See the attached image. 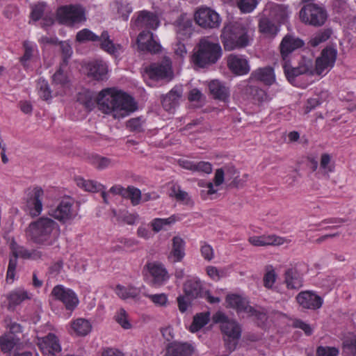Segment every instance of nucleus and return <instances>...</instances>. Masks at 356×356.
<instances>
[{
	"instance_id": "obj_1",
	"label": "nucleus",
	"mask_w": 356,
	"mask_h": 356,
	"mask_svg": "<svg viewBox=\"0 0 356 356\" xmlns=\"http://www.w3.org/2000/svg\"><path fill=\"white\" fill-rule=\"evenodd\" d=\"M99 109L114 118H123L136 110L134 99L115 88L102 90L97 98Z\"/></svg>"
},
{
	"instance_id": "obj_2",
	"label": "nucleus",
	"mask_w": 356,
	"mask_h": 356,
	"mask_svg": "<svg viewBox=\"0 0 356 356\" xmlns=\"http://www.w3.org/2000/svg\"><path fill=\"white\" fill-rule=\"evenodd\" d=\"M250 24L248 21L238 20L226 24L220 35L222 43L226 51L242 49L250 44L248 33Z\"/></svg>"
},
{
	"instance_id": "obj_3",
	"label": "nucleus",
	"mask_w": 356,
	"mask_h": 356,
	"mask_svg": "<svg viewBox=\"0 0 356 356\" xmlns=\"http://www.w3.org/2000/svg\"><path fill=\"white\" fill-rule=\"evenodd\" d=\"M51 197L48 196L47 213L51 218L63 224L71 223L78 216L79 209L74 205V200L70 196L57 199L56 202L50 204Z\"/></svg>"
},
{
	"instance_id": "obj_4",
	"label": "nucleus",
	"mask_w": 356,
	"mask_h": 356,
	"mask_svg": "<svg viewBox=\"0 0 356 356\" xmlns=\"http://www.w3.org/2000/svg\"><path fill=\"white\" fill-rule=\"evenodd\" d=\"M222 56V49L218 42L211 41L208 38H202L193 56V61L200 67L216 63Z\"/></svg>"
},
{
	"instance_id": "obj_5",
	"label": "nucleus",
	"mask_w": 356,
	"mask_h": 356,
	"mask_svg": "<svg viewBox=\"0 0 356 356\" xmlns=\"http://www.w3.org/2000/svg\"><path fill=\"white\" fill-rule=\"evenodd\" d=\"M213 319L216 323H220V329L225 335L226 345L230 351L234 350L241 336V327L240 325L233 319H229L222 312H217Z\"/></svg>"
},
{
	"instance_id": "obj_6",
	"label": "nucleus",
	"mask_w": 356,
	"mask_h": 356,
	"mask_svg": "<svg viewBox=\"0 0 356 356\" xmlns=\"http://www.w3.org/2000/svg\"><path fill=\"white\" fill-rule=\"evenodd\" d=\"M87 19L85 8L80 4L63 6L56 11V20L59 24L74 26L84 23Z\"/></svg>"
},
{
	"instance_id": "obj_7",
	"label": "nucleus",
	"mask_w": 356,
	"mask_h": 356,
	"mask_svg": "<svg viewBox=\"0 0 356 356\" xmlns=\"http://www.w3.org/2000/svg\"><path fill=\"white\" fill-rule=\"evenodd\" d=\"M313 0H302L305 3L299 12V17L305 24L320 26L324 24L327 14L325 10L318 5L312 2Z\"/></svg>"
},
{
	"instance_id": "obj_8",
	"label": "nucleus",
	"mask_w": 356,
	"mask_h": 356,
	"mask_svg": "<svg viewBox=\"0 0 356 356\" xmlns=\"http://www.w3.org/2000/svg\"><path fill=\"white\" fill-rule=\"evenodd\" d=\"M226 304L227 307L236 309L239 314H243L248 317H252L261 321L266 320V314L263 311L256 309L249 305L247 298L241 296L237 294L227 295Z\"/></svg>"
},
{
	"instance_id": "obj_9",
	"label": "nucleus",
	"mask_w": 356,
	"mask_h": 356,
	"mask_svg": "<svg viewBox=\"0 0 356 356\" xmlns=\"http://www.w3.org/2000/svg\"><path fill=\"white\" fill-rule=\"evenodd\" d=\"M25 206L32 218L38 217L42 211V196L44 191L40 186L29 188L26 191Z\"/></svg>"
},
{
	"instance_id": "obj_10",
	"label": "nucleus",
	"mask_w": 356,
	"mask_h": 356,
	"mask_svg": "<svg viewBox=\"0 0 356 356\" xmlns=\"http://www.w3.org/2000/svg\"><path fill=\"white\" fill-rule=\"evenodd\" d=\"M283 68L285 75L290 82H292L294 79L300 74H309L314 75L316 73V65L312 58L302 57L300 60L297 67H292L289 62L286 61L283 63Z\"/></svg>"
},
{
	"instance_id": "obj_11",
	"label": "nucleus",
	"mask_w": 356,
	"mask_h": 356,
	"mask_svg": "<svg viewBox=\"0 0 356 356\" xmlns=\"http://www.w3.org/2000/svg\"><path fill=\"white\" fill-rule=\"evenodd\" d=\"M194 17L196 23L205 29L218 28L221 22L218 13L208 7L198 8Z\"/></svg>"
},
{
	"instance_id": "obj_12",
	"label": "nucleus",
	"mask_w": 356,
	"mask_h": 356,
	"mask_svg": "<svg viewBox=\"0 0 356 356\" xmlns=\"http://www.w3.org/2000/svg\"><path fill=\"white\" fill-rule=\"evenodd\" d=\"M51 294L64 304L65 309L70 312V314L79 303L76 294L72 289L65 288L62 285L55 286Z\"/></svg>"
},
{
	"instance_id": "obj_13",
	"label": "nucleus",
	"mask_w": 356,
	"mask_h": 356,
	"mask_svg": "<svg viewBox=\"0 0 356 356\" xmlns=\"http://www.w3.org/2000/svg\"><path fill=\"white\" fill-rule=\"evenodd\" d=\"M337 56V51L336 49L327 47L325 48L321 56L316 60V73L318 75H321L323 73H327L334 65Z\"/></svg>"
},
{
	"instance_id": "obj_14",
	"label": "nucleus",
	"mask_w": 356,
	"mask_h": 356,
	"mask_svg": "<svg viewBox=\"0 0 356 356\" xmlns=\"http://www.w3.org/2000/svg\"><path fill=\"white\" fill-rule=\"evenodd\" d=\"M228 69L236 76L248 74L250 71V66L247 57L244 55L231 54L227 57Z\"/></svg>"
},
{
	"instance_id": "obj_15",
	"label": "nucleus",
	"mask_w": 356,
	"mask_h": 356,
	"mask_svg": "<svg viewBox=\"0 0 356 356\" xmlns=\"http://www.w3.org/2000/svg\"><path fill=\"white\" fill-rule=\"evenodd\" d=\"M26 238L36 245H43L44 242V216L31 222L26 227Z\"/></svg>"
},
{
	"instance_id": "obj_16",
	"label": "nucleus",
	"mask_w": 356,
	"mask_h": 356,
	"mask_svg": "<svg viewBox=\"0 0 356 356\" xmlns=\"http://www.w3.org/2000/svg\"><path fill=\"white\" fill-rule=\"evenodd\" d=\"M46 356H58L62 348L58 330L50 323H46Z\"/></svg>"
},
{
	"instance_id": "obj_17",
	"label": "nucleus",
	"mask_w": 356,
	"mask_h": 356,
	"mask_svg": "<svg viewBox=\"0 0 356 356\" xmlns=\"http://www.w3.org/2000/svg\"><path fill=\"white\" fill-rule=\"evenodd\" d=\"M296 300L303 309L316 310L323 304V299L313 291H303L296 296Z\"/></svg>"
},
{
	"instance_id": "obj_18",
	"label": "nucleus",
	"mask_w": 356,
	"mask_h": 356,
	"mask_svg": "<svg viewBox=\"0 0 356 356\" xmlns=\"http://www.w3.org/2000/svg\"><path fill=\"white\" fill-rule=\"evenodd\" d=\"M183 95L181 86H175L167 94L161 97L163 108L170 113H173L179 105Z\"/></svg>"
},
{
	"instance_id": "obj_19",
	"label": "nucleus",
	"mask_w": 356,
	"mask_h": 356,
	"mask_svg": "<svg viewBox=\"0 0 356 356\" xmlns=\"http://www.w3.org/2000/svg\"><path fill=\"white\" fill-rule=\"evenodd\" d=\"M304 45V42L299 38L293 35H286L280 43V53L284 63L286 61L289 62V56L291 54L302 47Z\"/></svg>"
},
{
	"instance_id": "obj_20",
	"label": "nucleus",
	"mask_w": 356,
	"mask_h": 356,
	"mask_svg": "<svg viewBox=\"0 0 356 356\" xmlns=\"http://www.w3.org/2000/svg\"><path fill=\"white\" fill-rule=\"evenodd\" d=\"M149 76L152 79H169L173 76L171 62L169 59H164L160 64H152L148 70Z\"/></svg>"
},
{
	"instance_id": "obj_21",
	"label": "nucleus",
	"mask_w": 356,
	"mask_h": 356,
	"mask_svg": "<svg viewBox=\"0 0 356 356\" xmlns=\"http://www.w3.org/2000/svg\"><path fill=\"white\" fill-rule=\"evenodd\" d=\"M149 273L152 277V284L160 286L165 284L170 275L165 268L161 264L153 262L147 264Z\"/></svg>"
},
{
	"instance_id": "obj_22",
	"label": "nucleus",
	"mask_w": 356,
	"mask_h": 356,
	"mask_svg": "<svg viewBox=\"0 0 356 356\" xmlns=\"http://www.w3.org/2000/svg\"><path fill=\"white\" fill-rule=\"evenodd\" d=\"M87 74L97 81H103L107 79L108 67L102 60H95L88 63Z\"/></svg>"
},
{
	"instance_id": "obj_23",
	"label": "nucleus",
	"mask_w": 356,
	"mask_h": 356,
	"mask_svg": "<svg viewBox=\"0 0 356 356\" xmlns=\"http://www.w3.org/2000/svg\"><path fill=\"white\" fill-rule=\"evenodd\" d=\"M209 90L212 97L218 100L227 102L230 96L229 87L218 79H213L208 83Z\"/></svg>"
},
{
	"instance_id": "obj_24",
	"label": "nucleus",
	"mask_w": 356,
	"mask_h": 356,
	"mask_svg": "<svg viewBox=\"0 0 356 356\" xmlns=\"http://www.w3.org/2000/svg\"><path fill=\"white\" fill-rule=\"evenodd\" d=\"M68 333L72 336L85 337L92 330L90 322L83 318L72 321L67 327Z\"/></svg>"
},
{
	"instance_id": "obj_25",
	"label": "nucleus",
	"mask_w": 356,
	"mask_h": 356,
	"mask_svg": "<svg viewBox=\"0 0 356 356\" xmlns=\"http://www.w3.org/2000/svg\"><path fill=\"white\" fill-rule=\"evenodd\" d=\"M138 45L140 50L147 51L153 53L158 52L161 46L156 42L153 34L150 31H142L137 39Z\"/></svg>"
},
{
	"instance_id": "obj_26",
	"label": "nucleus",
	"mask_w": 356,
	"mask_h": 356,
	"mask_svg": "<svg viewBox=\"0 0 356 356\" xmlns=\"http://www.w3.org/2000/svg\"><path fill=\"white\" fill-rule=\"evenodd\" d=\"M175 31L178 40H184L189 38L193 31L191 19L186 15H181L177 21Z\"/></svg>"
},
{
	"instance_id": "obj_27",
	"label": "nucleus",
	"mask_w": 356,
	"mask_h": 356,
	"mask_svg": "<svg viewBox=\"0 0 356 356\" xmlns=\"http://www.w3.org/2000/svg\"><path fill=\"white\" fill-rule=\"evenodd\" d=\"M134 24L138 29H156L159 26V21L153 13L142 11L136 19Z\"/></svg>"
},
{
	"instance_id": "obj_28",
	"label": "nucleus",
	"mask_w": 356,
	"mask_h": 356,
	"mask_svg": "<svg viewBox=\"0 0 356 356\" xmlns=\"http://www.w3.org/2000/svg\"><path fill=\"white\" fill-rule=\"evenodd\" d=\"M266 11L268 12V15L275 22H284L289 17V11L288 7L284 5L277 3H268Z\"/></svg>"
},
{
	"instance_id": "obj_29",
	"label": "nucleus",
	"mask_w": 356,
	"mask_h": 356,
	"mask_svg": "<svg viewBox=\"0 0 356 356\" xmlns=\"http://www.w3.org/2000/svg\"><path fill=\"white\" fill-rule=\"evenodd\" d=\"M6 298L8 301V309L14 310L15 307L26 300L31 298L29 293L24 288H17L9 292Z\"/></svg>"
},
{
	"instance_id": "obj_30",
	"label": "nucleus",
	"mask_w": 356,
	"mask_h": 356,
	"mask_svg": "<svg viewBox=\"0 0 356 356\" xmlns=\"http://www.w3.org/2000/svg\"><path fill=\"white\" fill-rule=\"evenodd\" d=\"M284 283L288 289H299L303 285L302 275L295 268H288L284 273Z\"/></svg>"
},
{
	"instance_id": "obj_31",
	"label": "nucleus",
	"mask_w": 356,
	"mask_h": 356,
	"mask_svg": "<svg viewBox=\"0 0 356 356\" xmlns=\"http://www.w3.org/2000/svg\"><path fill=\"white\" fill-rule=\"evenodd\" d=\"M249 242L254 246L280 245L285 240L274 234L253 236L249 238Z\"/></svg>"
},
{
	"instance_id": "obj_32",
	"label": "nucleus",
	"mask_w": 356,
	"mask_h": 356,
	"mask_svg": "<svg viewBox=\"0 0 356 356\" xmlns=\"http://www.w3.org/2000/svg\"><path fill=\"white\" fill-rule=\"evenodd\" d=\"M250 80L259 81L266 85H272L275 82V75L272 67L259 68L252 72Z\"/></svg>"
},
{
	"instance_id": "obj_33",
	"label": "nucleus",
	"mask_w": 356,
	"mask_h": 356,
	"mask_svg": "<svg viewBox=\"0 0 356 356\" xmlns=\"http://www.w3.org/2000/svg\"><path fill=\"white\" fill-rule=\"evenodd\" d=\"M100 47L111 55L116 56L122 51V47L119 44H115L107 31H103L99 37Z\"/></svg>"
},
{
	"instance_id": "obj_34",
	"label": "nucleus",
	"mask_w": 356,
	"mask_h": 356,
	"mask_svg": "<svg viewBox=\"0 0 356 356\" xmlns=\"http://www.w3.org/2000/svg\"><path fill=\"white\" fill-rule=\"evenodd\" d=\"M141 289L142 288H138L132 285L118 284L115 288V293L122 300H137L139 298Z\"/></svg>"
},
{
	"instance_id": "obj_35",
	"label": "nucleus",
	"mask_w": 356,
	"mask_h": 356,
	"mask_svg": "<svg viewBox=\"0 0 356 356\" xmlns=\"http://www.w3.org/2000/svg\"><path fill=\"white\" fill-rule=\"evenodd\" d=\"M193 351V346L187 343L175 342L169 344L167 348V354L170 356H189Z\"/></svg>"
},
{
	"instance_id": "obj_36",
	"label": "nucleus",
	"mask_w": 356,
	"mask_h": 356,
	"mask_svg": "<svg viewBox=\"0 0 356 356\" xmlns=\"http://www.w3.org/2000/svg\"><path fill=\"white\" fill-rule=\"evenodd\" d=\"M181 166L184 169L191 170L193 172H197L206 174H210L212 172V165L207 161H182Z\"/></svg>"
},
{
	"instance_id": "obj_37",
	"label": "nucleus",
	"mask_w": 356,
	"mask_h": 356,
	"mask_svg": "<svg viewBox=\"0 0 356 356\" xmlns=\"http://www.w3.org/2000/svg\"><path fill=\"white\" fill-rule=\"evenodd\" d=\"M184 289L187 296L196 298L201 296L202 285L197 277H191L185 282Z\"/></svg>"
},
{
	"instance_id": "obj_38",
	"label": "nucleus",
	"mask_w": 356,
	"mask_h": 356,
	"mask_svg": "<svg viewBox=\"0 0 356 356\" xmlns=\"http://www.w3.org/2000/svg\"><path fill=\"white\" fill-rule=\"evenodd\" d=\"M60 228L58 222L46 218V245H51L59 237Z\"/></svg>"
},
{
	"instance_id": "obj_39",
	"label": "nucleus",
	"mask_w": 356,
	"mask_h": 356,
	"mask_svg": "<svg viewBox=\"0 0 356 356\" xmlns=\"http://www.w3.org/2000/svg\"><path fill=\"white\" fill-rule=\"evenodd\" d=\"M168 195L183 204L188 206L193 204L191 197L187 192L183 191L179 186L172 185L169 190Z\"/></svg>"
},
{
	"instance_id": "obj_40",
	"label": "nucleus",
	"mask_w": 356,
	"mask_h": 356,
	"mask_svg": "<svg viewBox=\"0 0 356 356\" xmlns=\"http://www.w3.org/2000/svg\"><path fill=\"white\" fill-rule=\"evenodd\" d=\"M185 241L180 236H175L172 238V248L171 256L173 261H180L185 255Z\"/></svg>"
},
{
	"instance_id": "obj_41",
	"label": "nucleus",
	"mask_w": 356,
	"mask_h": 356,
	"mask_svg": "<svg viewBox=\"0 0 356 356\" xmlns=\"http://www.w3.org/2000/svg\"><path fill=\"white\" fill-rule=\"evenodd\" d=\"M75 182L77 186L88 192L96 193L104 188L102 184L93 180L85 179L81 177H76Z\"/></svg>"
},
{
	"instance_id": "obj_42",
	"label": "nucleus",
	"mask_w": 356,
	"mask_h": 356,
	"mask_svg": "<svg viewBox=\"0 0 356 356\" xmlns=\"http://www.w3.org/2000/svg\"><path fill=\"white\" fill-rule=\"evenodd\" d=\"M178 220L179 218L175 215H172L166 218H156L151 221L150 226L152 227V230L157 233L163 229H165L168 227L171 226Z\"/></svg>"
},
{
	"instance_id": "obj_43",
	"label": "nucleus",
	"mask_w": 356,
	"mask_h": 356,
	"mask_svg": "<svg viewBox=\"0 0 356 356\" xmlns=\"http://www.w3.org/2000/svg\"><path fill=\"white\" fill-rule=\"evenodd\" d=\"M19 339L12 334H4L0 337V347L3 353L10 352Z\"/></svg>"
},
{
	"instance_id": "obj_44",
	"label": "nucleus",
	"mask_w": 356,
	"mask_h": 356,
	"mask_svg": "<svg viewBox=\"0 0 356 356\" xmlns=\"http://www.w3.org/2000/svg\"><path fill=\"white\" fill-rule=\"evenodd\" d=\"M259 29L260 32L267 35H275L277 34L278 29L275 25V22H272L267 17H262L259 20Z\"/></svg>"
},
{
	"instance_id": "obj_45",
	"label": "nucleus",
	"mask_w": 356,
	"mask_h": 356,
	"mask_svg": "<svg viewBox=\"0 0 356 356\" xmlns=\"http://www.w3.org/2000/svg\"><path fill=\"white\" fill-rule=\"evenodd\" d=\"M225 172L222 168L217 169L215 175L213 177L214 184L209 182L207 184V194L213 195L215 194L218 191V188H214V187H218L220 186L225 179Z\"/></svg>"
},
{
	"instance_id": "obj_46",
	"label": "nucleus",
	"mask_w": 356,
	"mask_h": 356,
	"mask_svg": "<svg viewBox=\"0 0 356 356\" xmlns=\"http://www.w3.org/2000/svg\"><path fill=\"white\" fill-rule=\"evenodd\" d=\"M209 321V313H201L197 314L193 321L192 324L190 326V331L191 332H196L203 327Z\"/></svg>"
},
{
	"instance_id": "obj_47",
	"label": "nucleus",
	"mask_w": 356,
	"mask_h": 356,
	"mask_svg": "<svg viewBox=\"0 0 356 356\" xmlns=\"http://www.w3.org/2000/svg\"><path fill=\"white\" fill-rule=\"evenodd\" d=\"M277 277V275L274 268L272 266H267L263 278L264 286L267 289H273Z\"/></svg>"
},
{
	"instance_id": "obj_48",
	"label": "nucleus",
	"mask_w": 356,
	"mask_h": 356,
	"mask_svg": "<svg viewBox=\"0 0 356 356\" xmlns=\"http://www.w3.org/2000/svg\"><path fill=\"white\" fill-rule=\"evenodd\" d=\"M143 294L144 296L148 298L156 307H165L168 305V295L164 293L149 294L143 292Z\"/></svg>"
},
{
	"instance_id": "obj_49",
	"label": "nucleus",
	"mask_w": 356,
	"mask_h": 356,
	"mask_svg": "<svg viewBox=\"0 0 356 356\" xmlns=\"http://www.w3.org/2000/svg\"><path fill=\"white\" fill-rule=\"evenodd\" d=\"M10 249L13 257L16 258L21 257L24 259H28L33 257L30 251L24 247L19 245L15 241H12Z\"/></svg>"
},
{
	"instance_id": "obj_50",
	"label": "nucleus",
	"mask_w": 356,
	"mask_h": 356,
	"mask_svg": "<svg viewBox=\"0 0 356 356\" xmlns=\"http://www.w3.org/2000/svg\"><path fill=\"white\" fill-rule=\"evenodd\" d=\"M99 37L92 31L88 29H83L79 31L76 35V40L79 42H86L88 41H98Z\"/></svg>"
},
{
	"instance_id": "obj_51",
	"label": "nucleus",
	"mask_w": 356,
	"mask_h": 356,
	"mask_svg": "<svg viewBox=\"0 0 356 356\" xmlns=\"http://www.w3.org/2000/svg\"><path fill=\"white\" fill-rule=\"evenodd\" d=\"M114 318L122 328L128 330L131 327V324L129 321L128 314L124 309L121 308L117 311Z\"/></svg>"
},
{
	"instance_id": "obj_52",
	"label": "nucleus",
	"mask_w": 356,
	"mask_h": 356,
	"mask_svg": "<svg viewBox=\"0 0 356 356\" xmlns=\"http://www.w3.org/2000/svg\"><path fill=\"white\" fill-rule=\"evenodd\" d=\"M236 4L243 13H252L258 4L257 0H236Z\"/></svg>"
},
{
	"instance_id": "obj_53",
	"label": "nucleus",
	"mask_w": 356,
	"mask_h": 356,
	"mask_svg": "<svg viewBox=\"0 0 356 356\" xmlns=\"http://www.w3.org/2000/svg\"><path fill=\"white\" fill-rule=\"evenodd\" d=\"M124 198L129 199L133 205H137L140 203L142 195L140 191L135 187L129 186L127 188V193H125Z\"/></svg>"
},
{
	"instance_id": "obj_54",
	"label": "nucleus",
	"mask_w": 356,
	"mask_h": 356,
	"mask_svg": "<svg viewBox=\"0 0 356 356\" xmlns=\"http://www.w3.org/2000/svg\"><path fill=\"white\" fill-rule=\"evenodd\" d=\"M67 64H62L60 68L53 75V81L56 84L65 86L69 82V77L64 71Z\"/></svg>"
},
{
	"instance_id": "obj_55",
	"label": "nucleus",
	"mask_w": 356,
	"mask_h": 356,
	"mask_svg": "<svg viewBox=\"0 0 356 356\" xmlns=\"http://www.w3.org/2000/svg\"><path fill=\"white\" fill-rule=\"evenodd\" d=\"M330 36L328 31L319 32L314 35L309 40V44L312 47H317L319 44L326 41Z\"/></svg>"
},
{
	"instance_id": "obj_56",
	"label": "nucleus",
	"mask_w": 356,
	"mask_h": 356,
	"mask_svg": "<svg viewBox=\"0 0 356 356\" xmlns=\"http://www.w3.org/2000/svg\"><path fill=\"white\" fill-rule=\"evenodd\" d=\"M343 351L349 355H356V337L346 339L343 341Z\"/></svg>"
},
{
	"instance_id": "obj_57",
	"label": "nucleus",
	"mask_w": 356,
	"mask_h": 356,
	"mask_svg": "<svg viewBox=\"0 0 356 356\" xmlns=\"http://www.w3.org/2000/svg\"><path fill=\"white\" fill-rule=\"evenodd\" d=\"M339 349L335 347L319 346L316 350L317 356H337Z\"/></svg>"
},
{
	"instance_id": "obj_58",
	"label": "nucleus",
	"mask_w": 356,
	"mask_h": 356,
	"mask_svg": "<svg viewBox=\"0 0 356 356\" xmlns=\"http://www.w3.org/2000/svg\"><path fill=\"white\" fill-rule=\"evenodd\" d=\"M30 17L32 20L36 22L42 18L44 12V5L43 3H38L31 7Z\"/></svg>"
},
{
	"instance_id": "obj_59",
	"label": "nucleus",
	"mask_w": 356,
	"mask_h": 356,
	"mask_svg": "<svg viewBox=\"0 0 356 356\" xmlns=\"http://www.w3.org/2000/svg\"><path fill=\"white\" fill-rule=\"evenodd\" d=\"M253 99L260 103L267 102L270 99L266 92L259 88H253L252 89Z\"/></svg>"
},
{
	"instance_id": "obj_60",
	"label": "nucleus",
	"mask_w": 356,
	"mask_h": 356,
	"mask_svg": "<svg viewBox=\"0 0 356 356\" xmlns=\"http://www.w3.org/2000/svg\"><path fill=\"white\" fill-rule=\"evenodd\" d=\"M92 162L95 167L99 170L105 169L111 164V161L108 159L99 156H95Z\"/></svg>"
},
{
	"instance_id": "obj_61",
	"label": "nucleus",
	"mask_w": 356,
	"mask_h": 356,
	"mask_svg": "<svg viewBox=\"0 0 356 356\" xmlns=\"http://www.w3.org/2000/svg\"><path fill=\"white\" fill-rule=\"evenodd\" d=\"M200 251H201V254L204 257V259H206L207 261H211L213 258V256H214L213 249L210 245H209L206 243H203L201 245Z\"/></svg>"
},
{
	"instance_id": "obj_62",
	"label": "nucleus",
	"mask_w": 356,
	"mask_h": 356,
	"mask_svg": "<svg viewBox=\"0 0 356 356\" xmlns=\"http://www.w3.org/2000/svg\"><path fill=\"white\" fill-rule=\"evenodd\" d=\"M17 265V258H10L9 259L8 266V270H7V275H6V280H8L10 279L12 281L15 280V269Z\"/></svg>"
},
{
	"instance_id": "obj_63",
	"label": "nucleus",
	"mask_w": 356,
	"mask_h": 356,
	"mask_svg": "<svg viewBox=\"0 0 356 356\" xmlns=\"http://www.w3.org/2000/svg\"><path fill=\"white\" fill-rule=\"evenodd\" d=\"M331 161L330 156L328 154H323L321 158L320 167L325 172L328 173L333 171V168L330 165Z\"/></svg>"
},
{
	"instance_id": "obj_64",
	"label": "nucleus",
	"mask_w": 356,
	"mask_h": 356,
	"mask_svg": "<svg viewBox=\"0 0 356 356\" xmlns=\"http://www.w3.org/2000/svg\"><path fill=\"white\" fill-rule=\"evenodd\" d=\"M118 12L122 19L127 21L132 12V7L129 3H121L118 6Z\"/></svg>"
}]
</instances>
